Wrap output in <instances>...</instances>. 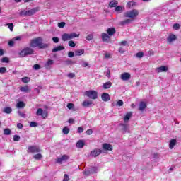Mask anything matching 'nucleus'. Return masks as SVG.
Returning <instances> with one entry per match:
<instances>
[{"mask_svg":"<svg viewBox=\"0 0 181 181\" xmlns=\"http://www.w3.org/2000/svg\"><path fill=\"white\" fill-rule=\"evenodd\" d=\"M68 56H69V57H74V52H69L68 53Z\"/></svg>","mask_w":181,"mask_h":181,"instance_id":"69168bd1","label":"nucleus"},{"mask_svg":"<svg viewBox=\"0 0 181 181\" xmlns=\"http://www.w3.org/2000/svg\"><path fill=\"white\" fill-rule=\"evenodd\" d=\"M139 15V12L136 9H133L129 11H127L124 13V18H136Z\"/></svg>","mask_w":181,"mask_h":181,"instance_id":"f03ea898","label":"nucleus"},{"mask_svg":"<svg viewBox=\"0 0 181 181\" xmlns=\"http://www.w3.org/2000/svg\"><path fill=\"white\" fill-rule=\"evenodd\" d=\"M93 104V101L91 100H85L83 101V103H82V105L83 107H89L90 105H91Z\"/></svg>","mask_w":181,"mask_h":181,"instance_id":"bb28decb","label":"nucleus"},{"mask_svg":"<svg viewBox=\"0 0 181 181\" xmlns=\"http://www.w3.org/2000/svg\"><path fill=\"white\" fill-rule=\"evenodd\" d=\"M21 81L23 83H29L30 81V78L28 77L22 78Z\"/></svg>","mask_w":181,"mask_h":181,"instance_id":"a19ab883","label":"nucleus"},{"mask_svg":"<svg viewBox=\"0 0 181 181\" xmlns=\"http://www.w3.org/2000/svg\"><path fill=\"white\" fill-rule=\"evenodd\" d=\"M34 70H40V65L36 64L33 66Z\"/></svg>","mask_w":181,"mask_h":181,"instance_id":"de8ad7c7","label":"nucleus"},{"mask_svg":"<svg viewBox=\"0 0 181 181\" xmlns=\"http://www.w3.org/2000/svg\"><path fill=\"white\" fill-rule=\"evenodd\" d=\"M62 40L64 42H67V40H70V34H67V33L63 34L62 37Z\"/></svg>","mask_w":181,"mask_h":181,"instance_id":"4be33fe9","label":"nucleus"},{"mask_svg":"<svg viewBox=\"0 0 181 181\" xmlns=\"http://www.w3.org/2000/svg\"><path fill=\"white\" fill-rule=\"evenodd\" d=\"M168 42H169V43H171V42H173V40H176V35H170L168 39H167Z\"/></svg>","mask_w":181,"mask_h":181,"instance_id":"c85d7f7f","label":"nucleus"},{"mask_svg":"<svg viewBox=\"0 0 181 181\" xmlns=\"http://www.w3.org/2000/svg\"><path fill=\"white\" fill-rule=\"evenodd\" d=\"M115 32V28H110L107 29V34L109 36H113Z\"/></svg>","mask_w":181,"mask_h":181,"instance_id":"b1692460","label":"nucleus"},{"mask_svg":"<svg viewBox=\"0 0 181 181\" xmlns=\"http://www.w3.org/2000/svg\"><path fill=\"white\" fill-rule=\"evenodd\" d=\"M69 180H70V177H69V175L65 174L63 181H69Z\"/></svg>","mask_w":181,"mask_h":181,"instance_id":"5fc2aeb1","label":"nucleus"},{"mask_svg":"<svg viewBox=\"0 0 181 181\" xmlns=\"http://www.w3.org/2000/svg\"><path fill=\"white\" fill-rule=\"evenodd\" d=\"M115 9L116 12H119V13H121L124 12V11H125V8H124L121 6H116Z\"/></svg>","mask_w":181,"mask_h":181,"instance_id":"a878e982","label":"nucleus"},{"mask_svg":"<svg viewBox=\"0 0 181 181\" xmlns=\"http://www.w3.org/2000/svg\"><path fill=\"white\" fill-rule=\"evenodd\" d=\"M69 46L71 47H76V43H74V41L71 40L69 42Z\"/></svg>","mask_w":181,"mask_h":181,"instance_id":"a18cd8bd","label":"nucleus"},{"mask_svg":"<svg viewBox=\"0 0 181 181\" xmlns=\"http://www.w3.org/2000/svg\"><path fill=\"white\" fill-rule=\"evenodd\" d=\"M60 50H64V47L62 46V45H59L57 47H54L53 49H52V53H54L55 52H60Z\"/></svg>","mask_w":181,"mask_h":181,"instance_id":"393cba45","label":"nucleus"},{"mask_svg":"<svg viewBox=\"0 0 181 181\" xmlns=\"http://www.w3.org/2000/svg\"><path fill=\"white\" fill-rule=\"evenodd\" d=\"M67 76L69 78H74V77H76V74L74 73H69Z\"/></svg>","mask_w":181,"mask_h":181,"instance_id":"09e8293b","label":"nucleus"},{"mask_svg":"<svg viewBox=\"0 0 181 181\" xmlns=\"http://www.w3.org/2000/svg\"><path fill=\"white\" fill-rule=\"evenodd\" d=\"M20 139H21V136H19V135L16 134L13 136V141L15 142H19Z\"/></svg>","mask_w":181,"mask_h":181,"instance_id":"4c0bfd02","label":"nucleus"},{"mask_svg":"<svg viewBox=\"0 0 181 181\" xmlns=\"http://www.w3.org/2000/svg\"><path fill=\"white\" fill-rule=\"evenodd\" d=\"M80 36V34H76V33H71L69 34V38L71 40V39H74V37H78Z\"/></svg>","mask_w":181,"mask_h":181,"instance_id":"7c9ffc66","label":"nucleus"},{"mask_svg":"<svg viewBox=\"0 0 181 181\" xmlns=\"http://www.w3.org/2000/svg\"><path fill=\"white\" fill-rule=\"evenodd\" d=\"M132 22V19L127 18L123 21L120 22L121 26H124V25H129Z\"/></svg>","mask_w":181,"mask_h":181,"instance_id":"5701e85b","label":"nucleus"},{"mask_svg":"<svg viewBox=\"0 0 181 181\" xmlns=\"http://www.w3.org/2000/svg\"><path fill=\"white\" fill-rule=\"evenodd\" d=\"M13 40H22V36H17V37H15L14 38H13Z\"/></svg>","mask_w":181,"mask_h":181,"instance_id":"052dcab7","label":"nucleus"},{"mask_svg":"<svg viewBox=\"0 0 181 181\" xmlns=\"http://www.w3.org/2000/svg\"><path fill=\"white\" fill-rule=\"evenodd\" d=\"M20 90L22 91V93H29L30 88L28 86H23L20 88Z\"/></svg>","mask_w":181,"mask_h":181,"instance_id":"f3484780","label":"nucleus"},{"mask_svg":"<svg viewBox=\"0 0 181 181\" xmlns=\"http://www.w3.org/2000/svg\"><path fill=\"white\" fill-rule=\"evenodd\" d=\"M64 26H66V23L65 22H61L58 23V27L59 28H64Z\"/></svg>","mask_w":181,"mask_h":181,"instance_id":"49530a36","label":"nucleus"},{"mask_svg":"<svg viewBox=\"0 0 181 181\" xmlns=\"http://www.w3.org/2000/svg\"><path fill=\"white\" fill-rule=\"evenodd\" d=\"M80 64L81 65L82 67H88L90 69V64H88V62H86L84 61H81L80 62Z\"/></svg>","mask_w":181,"mask_h":181,"instance_id":"72a5a7b5","label":"nucleus"},{"mask_svg":"<svg viewBox=\"0 0 181 181\" xmlns=\"http://www.w3.org/2000/svg\"><path fill=\"white\" fill-rule=\"evenodd\" d=\"M6 71V67H1L0 68V73H1L2 74H5Z\"/></svg>","mask_w":181,"mask_h":181,"instance_id":"864d4df0","label":"nucleus"},{"mask_svg":"<svg viewBox=\"0 0 181 181\" xmlns=\"http://www.w3.org/2000/svg\"><path fill=\"white\" fill-rule=\"evenodd\" d=\"M103 149H104V151H112V145L105 143L103 144Z\"/></svg>","mask_w":181,"mask_h":181,"instance_id":"4468645a","label":"nucleus"},{"mask_svg":"<svg viewBox=\"0 0 181 181\" xmlns=\"http://www.w3.org/2000/svg\"><path fill=\"white\" fill-rule=\"evenodd\" d=\"M102 40L105 43H108V42H110V36L108 35V34H107L105 33H102Z\"/></svg>","mask_w":181,"mask_h":181,"instance_id":"f8f14e48","label":"nucleus"},{"mask_svg":"<svg viewBox=\"0 0 181 181\" xmlns=\"http://www.w3.org/2000/svg\"><path fill=\"white\" fill-rule=\"evenodd\" d=\"M173 29H174L175 30H179V29H180V24H179V23H175V24L173 25Z\"/></svg>","mask_w":181,"mask_h":181,"instance_id":"e433bc0d","label":"nucleus"},{"mask_svg":"<svg viewBox=\"0 0 181 181\" xmlns=\"http://www.w3.org/2000/svg\"><path fill=\"white\" fill-rule=\"evenodd\" d=\"M145 108H146V103L145 102H141L139 103V111H144Z\"/></svg>","mask_w":181,"mask_h":181,"instance_id":"2eb2a0df","label":"nucleus"},{"mask_svg":"<svg viewBox=\"0 0 181 181\" xmlns=\"http://www.w3.org/2000/svg\"><path fill=\"white\" fill-rule=\"evenodd\" d=\"M52 40L54 43H59V37H52Z\"/></svg>","mask_w":181,"mask_h":181,"instance_id":"bf43d9fd","label":"nucleus"},{"mask_svg":"<svg viewBox=\"0 0 181 181\" xmlns=\"http://www.w3.org/2000/svg\"><path fill=\"white\" fill-rule=\"evenodd\" d=\"M2 63H9V59L8 57H4L1 59Z\"/></svg>","mask_w":181,"mask_h":181,"instance_id":"603ef678","label":"nucleus"},{"mask_svg":"<svg viewBox=\"0 0 181 181\" xmlns=\"http://www.w3.org/2000/svg\"><path fill=\"white\" fill-rule=\"evenodd\" d=\"M17 128H18V129H22L23 128V124H22V123H18Z\"/></svg>","mask_w":181,"mask_h":181,"instance_id":"680f3d73","label":"nucleus"},{"mask_svg":"<svg viewBox=\"0 0 181 181\" xmlns=\"http://www.w3.org/2000/svg\"><path fill=\"white\" fill-rule=\"evenodd\" d=\"M18 114L20 117H22L23 118H25V115L21 111H18Z\"/></svg>","mask_w":181,"mask_h":181,"instance_id":"e2e57ef3","label":"nucleus"},{"mask_svg":"<svg viewBox=\"0 0 181 181\" xmlns=\"http://www.w3.org/2000/svg\"><path fill=\"white\" fill-rule=\"evenodd\" d=\"M85 95L91 100H97L98 98V93L95 90H86L85 92Z\"/></svg>","mask_w":181,"mask_h":181,"instance_id":"39448f33","label":"nucleus"},{"mask_svg":"<svg viewBox=\"0 0 181 181\" xmlns=\"http://www.w3.org/2000/svg\"><path fill=\"white\" fill-rule=\"evenodd\" d=\"M4 135H11V129H5L4 130Z\"/></svg>","mask_w":181,"mask_h":181,"instance_id":"79ce46f5","label":"nucleus"},{"mask_svg":"<svg viewBox=\"0 0 181 181\" xmlns=\"http://www.w3.org/2000/svg\"><path fill=\"white\" fill-rule=\"evenodd\" d=\"M14 45L15 41L13 40L8 42V45H10L11 47L14 46Z\"/></svg>","mask_w":181,"mask_h":181,"instance_id":"0e129e2a","label":"nucleus"},{"mask_svg":"<svg viewBox=\"0 0 181 181\" xmlns=\"http://www.w3.org/2000/svg\"><path fill=\"white\" fill-rule=\"evenodd\" d=\"M34 159H37V160H40V159L43 158V156L42 154L38 153L33 156Z\"/></svg>","mask_w":181,"mask_h":181,"instance_id":"2f4dec72","label":"nucleus"},{"mask_svg":"<svg viewBox=\"0 0 181 181\" xmlns=\"http://www.w3.org/2000/svg\"><path fill=\"white\" fill-rule=\"evenodd\" d=\"M131 117H132V112H127L124 118V122H128V121H129V119H131Z\"/></svg>","mask_w":181,"mask_h":181,"instance_id":"a211bd4d","label":"nucleus"},{"mask_svg":"<svg viewBox=\"0 0 181 181\" xmlns=\"http://www.w3.org/2000/svg\"><path fill=\"white\" fill-rule=\"evenodd\" d=\"M135 3L134 1H129L127 4V8H131V6H134Z\"/></svg>","mask_w":181,"mask_h":181,"instance_id":"8fccbe9b","label":"nucleus"},{"mask_svg":"<svg viewBox=\"0 0 181 181\" xmlns=\"http://www.w3.org/2000/svg\"><path fill=\"white\" fill-rule=\"evenodd\" d=\"M30 127H31V128H35L37 127V123L36 122H31L30 124Z\"/></svg>","mask_w":181,"mask_h":181,"instance_id":"c03bdc74","label":"nucleus"},{"mask_svg":"<svg viewBox=\"0 0 181 181\" xmlns=\"http://www.w3.org/2000/svg\"><path fill=\"white\" fill-rule=\"evenodd\" d=\"M67 108H69V110H73V108H74V104H73V103H68Z\"/></svg>","mask_w":181,"mask_h":181,"instance_id":"3c124183","label":"nucleus"},{"mask_svg":"<svg viewBox=\"0 0 181 181\" xmlns=\"http://www.w3.org/2000/svg\"><path fill=\"white\" fill-rule=\"evenodd\" d=\"M117 105H119V107H122L124 105V101H122V100H119L117 102Z\"/></svg>","mask_w":181,"mask_h":181,"instance_id":"6e6d98bb","label":"nucleus"},{"mask_svg":"<svg viewBox=\"0 0 181 181\" xmlns=\"http://www.w3.org/2000/svg\"><path fill=\"white\" fill-rule=\"evenodd\" d=\"M84 141L83 140H79L77 143H76V148H84Z\"/></svg>","mask_w":181,"mask_h":181,"instance_id":"aec40b11","label":"nucleus"},{"mask_svg":"<svg viewBox=\"0 0 181 181\" xmlns=\"http://www.w3.org/2000/svg\"><path fill=\"white\" fill-rule=\"evenodd\" d=\"M156 73H163L168 71V66H162L156 69Z\"/></svg>","mask_w":181,"mask_h":181,"instance_id":"ddd939ff","label":"nucleus"},{"mask_svg":"<svg viewBox=\"0 0 181 181\" xmlns=\"http://www.w3.org/2000/svg\"><path fill=\"white\" fill-rule=\"evenodd\" d=\"M110 8H117L118 6V1L116 0H112L109 3Z\"/></svg>","mask_w":181,"mask_h":181,"instance_id":"dca6fc26","label":"nucleus"},{"mask_svg":"<svg viewBox=\"0 0 181 181\" xmlns=\"http://www.w3.org/2000/svg\"><path fill=\"white\" fill-rule=\"evenodd\" d=\"M30 47H39V49H47L49 44L43 43V39L42 37H37L31 40Z\"/></svg>","mask_w":181,"mask_h":181,"instance_id":"f257e3e1","label":"nucleus"},{"mask_svg":"<svg viewBox=\"0 0 181 181\" xmlns=\"http://www.w3.org/2000/svg\"><path fill=\"white\" fill-rule=\"evenodd\" d=\"M6 26H8V29H10L11 32H13V23H7Z\"/></svg>","mask_w":181,"mask_h":181,"instance_id":"58836bf2","label":"nucleus"},{"mask_svg":"<svg viewBox=\"0 0 181 181\" xmlns=\"http://www.w3.org/2000/svg\"><path fill=\"white\" fill-rule=\"evenodd\" d=\"M38 11L39 7L33 8L27 11H21L20 15H21V16H32V15H35L36 12H38Z\"/></svg>","mask_w":181,"mask_h":181,"instance_id":"7ed1b4c3","label":"nucleus"},{"mask_svg":"<svg viewBox=\"0 0 181 181\" xmlns=\"http://www.w3.org/2000/svg\"><path fill=\"white\" fill-rule=\"evenodd\" d=\"M69 159H70V156L64 154V155L62 156L61 158H58L57 159V163H62V162H66V160H69Z\"/></svg>","mask_w":181,"mask_h":181,"instance_id":"1a4fd4ad","label":"nucleus"},{"mask_svg":"<svg viewBox=\"0 0 181 181\" xmlns=\"http://www.w3.org/2000/svg\"><path fill=\"white\" fill-rule=\"evenodd\" d=\"M40 148H39V146H29L28 150H27V152L28 153H35V152H40Z\"/></svg>","mask_w":181,"mask_h":181,"instance_id":"423d86ee","label":"nucleus"},{"mask_svg":"<svg viewBox=\"0 0 181 181\" xmlns=\"http://www.w3.org/2000/svg\"><path fill=\"white\" fill-rule=\"evenodd\" d=\"M41 115L42 118H47V112L46 111L42 112V114Z\"/></svg>","mask_w":181,"mask_h":181,"instance_id":"4d7b16f0","label":"nucleus"},{"mask_svg":"<svg viewBox=\"0 0 181 181\" xmlns=\"http://www.w3.org/2000/svg\"><path fill=\"white\" fill-rule=\"evenodd\" d=\"M76 56H81L84 54V49H76L75 51Z\"/></svg>","mask_w":181,"mask_h":181,"instance_id":"c756f323","label":"nucleus"},{"mask_svg":"<svg viewBox=\"0 0 181 181\" xmlns=\"http://www.w3.org/2000/svg\"><path fill=\"white\" fill-rule=\"evenodd\" d=\"M103 101L107 102L110 101L111 96L107 93H103L101 95Z\"/></svg>","mask_w":181,"mask_h":181,"instance_id":"9b49d317","label":"nucleus"},{"mask_svg":"<svg viewBox=\"0 0 181 181\" xmlns=\"http://www.w3.org/2000/svg\"><path fill=\"white\" fill-rule=\"evenodd\" d=\"M62 132L64 135H67L70 132V129H69L67 127H65L62 129Z\"/></svg>","mask_w":181,"mask_h":181,"instance_id":"f704fd0d","label":"nucleus"},{"mask_svg":"<svg viewBox=\"0 0 181 181\" xmlns=\"http://www.w3.org/2000/svg\"><path fill=\"white\" fill-rule=\"evenodd\" d=\"M86 134H87V135H91V134H93V130L92 129H88L86 131Z\"/></svg>","mask_w":181,"mask_h":181,"instance_id":"338daca9","label":"nucleus"},{"mask_svg":"<svg viewBox=\"0 0 181 181\" xmlns=\"http://www.w3.org/2000/svg\"><path fill=\"white\" fill-rule=\"evenodd\" d=\"M111 86H112V83L107 81L103 85V87L105 90H108V88H111Z\"/></svg>","mask_w":181,"mask_h":181,"instance_id":"412c9836","label":"nucleus"},{"mask_svg":"<svg viewBox=\"0 0 181 181\" xmlns=\"http://www.w3.org/2000/svg\"><path fill=\"white\" fill-rule=\"evenodd\" d=\"M87 40H92L93 39V35H89L86 37Z\"/></svg>","mask_w":181,"mask_h":181,"instance_id":"774afa93","label":"nucleus"},{"mask_svg":"<svg viewBox=\"0 0 181 181\" xmlns=\"http://www.w3.org/2000/svg\"><path fill=\"white\" fill-rule=\"evenodd\" d=\"M101 153H103V150L100 148H96L90 152V156L93 158H97V156L101 155Z\"/></svg>","mask_w":181,"mask_h":181,"instance_id":"0eeeda50","label":"nucleus"},{"mask_svg":"<svg viewBox=\"0 0 181 181\" xmlns=\"http://www.w3.org/2000/svg\"><path fill=\"white\" fill-rule=\"evenodd\" d=\"M36 114L37 115H42V114H43V109L42 108L37 109Z\"/></svg>","mask_w":181,"mask_h":181,"instance_id":"37998d69","label":"nucleus"},{"mask_svg":"<svg viewBox=\"0 0 181 181\" xmlns=\"http://www.w3.org/2000/svg\"><path fill=\"white\" fill-rule=\"evenodd\" d=\"M78 134H82V132H84V129H83L82 127H78Z\"/></svg>","mask_w":181,"mask_h":181,"instance_id":"13d9d810","label":"nucleus"},{"mask_svg":"<svg viewBox=\"0 0 181 181\" xmlns=\"http://www.w3.org/2000/svg\"><path fill=\"white\" fill-rule=\"evenodd\" d=\"M176 139H173L170 141L169 148L170 149H173L175 148V146L176 145Z\"/></svg>","mask_w":181,"mask_h":181,"instance_id":"6ab92c4d","label":"nucleus"},{"mask_svg":"<svg viewBox=\"0 0 181 181\" xmlns=\"http://www.w3.org/2000/svg\"><path fill=\"white\" fill-rule=\"evenodd\" d=\"M121 80H123V81H128L131 78V74L128 72H124L121 74L120 76Z\"/></svg>","mask_w":181,"mask_h":181,"instance_id":"6e6552de","label":"nucleus"},{"mask_svg":"<svg viewBox=\"0 0 181 181\" xmlns=\"http://www.w3.org/2000/svg\"><path fill=\"white\" fill-rule=\"evenodd\" d=\"M96 170H97V168L92 167V168H90L88 170H86L84 172V174L87 175H91V173H95Z\"/></svg>","mask_w":181,"mask_h":181,"instance_id":"9d476101","label":"nucleus"},{"mask_svg":"<svg viewBox=\"0 0 181 181\" xmlns=\"http://www.w3.org/2000/svg\"><path fill=\"white\" fill-rule=\"evenodd\" d=\"M34 50L32 48L26 47L21 50L19 53L21 57H25V56H29L30 54H33Z\"/></svg>","mask_w":181,"mask_h":181,"instance_id":"20e7f679","label":"nucleus"},{"mask_svg":"<svg viewBox=\"0 0 181 181\" xmlns=\"http://www.w3.org/2000/svg\"><path fill=\"white\" fill-rule=\"evenodd\" d=\"M4 112H5L6 114H11V112H12V108L6 107L4 110Z\"/></svg>","mask_w":181,"mask_h":181,"instance_id":"c9c22d12","label":"nucleus"},{"mask_svg":"<svg viewBox=\"0 0 181 181\" xmlns=\"http://www.w3.org/2000/svg\"><path fill=\"white\" fill-rule=\"evenodd\" d=\"M17 108H23L25 107V103L20 101L16 104Z\"/></svg>","mask_w":181,"mask_h":181,"instance_id":"473e14b6","label":"nucleus"},{"mask_svg":"<svg viewBox=\"0 0 181 181\" xmlns=\"http://www.w3.org/2000/svg\"><path fill=\"white\" fill-rule=\"evenodd\" d=\"M136 57H138L139 59H141V57H144V52H139L136 54Z\"/></svg>","mask_w":181,"mask_h":181,"instance_id":"ea45409f","label":"nucleus"},{"mask_svg":"<svg viewBox=\"0 0 181 181\" xmlns=\"http://www.w3.org/2000/svg\"><path fill=\"white\" fill-rule=\"evenodd\" d=\"M53 60L49 59L45 65V68L50 69V66L53 64Z\"/></svg>","mask_w":181,"mask_h":181,"instance_id":"cd10ccee","label":"nucleus"}]
</instances>
